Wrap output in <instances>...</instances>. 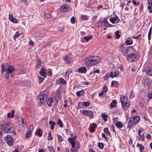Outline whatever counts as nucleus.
I'll return each mask as SVG.
<instances>
[{
  "instance_id": "obj_58",
  "label": "nucleus",
  "mask_w": 152,
  "mask_h": 152,
  "mask_svg": "<svg viewBox=\"0 0 152 152\" xmlns=\"http://www.w3.org/2000/svg\"><path fill=\"white\" fill-rule=\"evenodd\" d=\"M148 97L150 99H152V91L148 94Z\"/></svg>"
},
{
  "instance_id": "obj_42",
  "label": "nucleus",
  "mask_w": 152,
  "mask_h": 152,
  "mask_svg": "<svg viewBox=\"0 0 152 152\" xmlns=\"http://www.w3.org/2000/svg\"><path fill=\"white\" fill-rule=\"evenodd\" d=\"M57 124L59 125L60 127H61L63 125L62 124V122L60 119H59L57 122Z\"/></svg>"
},
{
  "instance_id": "obj_7",
  "label": "nucleus",
  "mask_w": 152,
  "mask_h": 152,
  "mask_svg": "<svg viewBox=\"0 0 152 152\" xmlns=\"http://www.w3.org/2000/svg\"><path fill=\"white\" fill-rule=\"evenodd\" d=\"M68 140L69 142L72 145V148L71 149L70 152H75V150H74L73 149V148L74 147L75 144V140L71 138H68Z\"/></svg>"
},
{
  "instance_id": "obj_51",
  "label": "nucleus",
  "mask_w": 152,
  "mask_h": 152,
  "mask_svg": "<svg viewBox=\"0 0 152 152\" xmlns=\"http://www.w3.org/2000/svg\"><path fill=\"white\" fill-rule=\"evenodd\" d=\"M99 148L100 149H102L103 147V144L102 143H99L98 145Z\"/></svg>"
},
{
  "instance_id": "obj_38",
  "label": "nucleus",
  "mask_w": 152,
  "mask_h": 152,
  "mask_svg": "<svg viewBox=\"0 0 152 152\" xmlns=\"http://www.w3.org/2000/svg\"><path fill=\"white\" fill-rule=\"evenodd\" d=\"M57 136L58 138V139L59 142H61L63 140V138L59 134H57Z\"/></svg>"
},
{
  "instance_id": "obj_8",
  "label": "nucleus",
  "mask_w": 152,
  "mask_h": 152,
  "mask_svg": "<svg viewBox=\"0 0 152 152\" xmlns=\"http://www.w3.org/2000/svg\"><path fill=\"white\" fill-rule=\"evenodd\" d=\"M60 9L61 11L65 12L69 11L70 9V8L69 7H67L66 5H64L61 6Z\"/></svg>"
},
{
  "instance_id": "obj_22",
  "label": "nucleus",
  "mask_w": 152,
  "mask_h": 152,
  "mask_svg": "<svg viewBox=\"0 0 152 152\" xmlns=\"http://www.w3.org/2000/svg\"><path fill=\"white\" fill-rule=\"evenodd\" d=\"M15 112V111L14 110H12L11 111V113H8L7 115V116L8 118H10L12 117L13 118L14 117V113Z\"/></svg>"
},
{
  "instance_id": "obj_50",
  "label": "nucleus",
  "mask_w": 152,
  "mask_h": 152,
  "mask_svg": "<svg viewBox=\"0 0 152 152\" xmlns=\"http://www.w3.org/2000/svg\"><path fill=\"white\" fill-rule=\"evenodd\" d=\"M119 32L117 31L115 32V34L116 36V37L117 39H118L120 37V35L118 34Z\"/></svg>"
},
{
  "instance_id": "obj_20",
  "label": "nucleus",
  "mask_w": 152,
  "mask_h": 152,
  "mask_svg": "<svg viewBox=\"0 0 152 152\" xmlns=\"http://www.w3.org/2000/svg\"><path fill=\"white\" fill-rule=\"evenodd\" d=\"M35 134L37 135H38L39 137H41L42 135V130L40 129H37L35 133Z\"/></svg>"
},
{
  "instance_id": "obj_61",
  "label": "nucleus",
  "mask_w": 152,
  "mask_h": 152,
  "mask_svg": "<svg viewBox=\"0 0 152 152\" xmlns=\"http://www.w3.org/2000/svg\"><path fill=\"white\" fill-rule=\"evenodd\" d=\"M152 29L151 28H150V30H149V32H148V35H151V31H152Z\"/></svg>"
},
{
  "instance_id": "obj_33",
  "label": "nucleus",
  "mask_w": 152,
  "mask_h": 152,
  "mask_svg": "<svg viewBox=\"0 0 152 152\" xmlns=\"http://www.w3.org/2000/svg\"><path fill=\"white\" fill-rule=\"evenodd\" d=\"M103 21L105 23V25L107 27H110L112 26V25H110L108 22L106 18H105L104 19Z\"/></svg>"
},
{
  "instance_id": "obj_41",
  "label": "nucleus",
  "mask_w": 152,
  "mask_h": 152,
  "mask_svg": "<svg viewBox=\"0 0 152 152\" xmlns=\"http://www.w3.org/2000/svg\"><path fill=\"white\" fill-rule=\"evenodd\" d=\"M81 18L83 20H87L88 19V17L87 16L82 15L81 16Z\"/></svg>"
},
{
  "instance_id": "obj_11",
  "label": "nucleus",
  "mask_w": 152,
  "mask_h": 152,
  "mask_svg": "<svg viewBox=\"0 0 152 152\" xmlns=\"http://www.w3.org/2000/svg\"><path fill=\"white\" fill-rule=\"evenodd\" d=\"M78 72L81 73H85L87 72V69L86 67H81L78 69Z\"/></svg>"
},
{
  "instance_id": "obj_55",
  "label": "nucleus",
  "mask_w": 152,
  "mask_h": 152,
  "mask_svg": "<svg viewBox=\"0 0 152 152\" xmlns=\"http://www.w3.org/2000/svg\"><path fill=\"white\" fill-rule=\"evenodd\" d=\"M103 90L102 91H104V92L105 93L107 91V88L106 86H104L103 88Z\"/></svg>"
},
{
  "instance_id": "obj_52",
  "label": "nucleus",
  "mask_w": 152,
  "mask_h": 152,
  "mask_svg": "<svg viewBox=\"0 0 152 152\" xmlns=\"http://www.w3.org/2000/svg\"><path fill=\"white\" fill-rule=\"evenodd\" d=\"M19 119H20V120H19L20 121V122L22 123V124H24V119H23V118L21 117H19Z\"/></svg>"
},
{
  "instance_id": "obj_16",
  "label": "nucleus",
  "mask_w": 152,
  "mask_h": 152,
  "mask_svg": "<svg viewBox=\"0 0 152 152\" xmlns=\"http://www.w3.org/2000/svg\"><path fill=\"white\" fill-rule=\"evenodd\" d=\"M133 119H131L129 121L128 125V127L129 128H131L135 124V122H133Z\"/></svg>"
},
{
  "instance_id": "obj_44",
  "label": "nucleus",
  "mask_w": 152,
  "mask_h": 152,
  "mask_svg": "<svg viewBox=\"0 0 152 152\" xmlns=\"http://www.w3.org/2000/svg\"><path fill=\"white\" fill-rule=\"evenodd\" d=\"M75 18L74 17H72L70 20V21L72 23L74 24L75 23Z\"/></svg>"
},
{
  "instance_id": "obj_64",
  "label": "nucleus",
  "mask_w": 152,
  "mask_h": 152,
  "mask_svg": "<svg viewBox=\"0 0 152 152\" xmlns=\"http://www.w3.org/2000/svg\"><path fill=\"white\" fill-rule=\"evenodd\" d=\"M71 62V61L69 59L68 60L66 61V63L67 64H70Z\"/></svg>"
},
{
  "instance_id": "obj_31",
  "label": "nucleus",
  "mask_w": 152,
  "mask_h": 152,
  "mask_svg": "<svg viewBox=\"0 0 152 152\" xmlns=\"http://www.w3.org/2000/svg\"><path fill=\"white\" fill-rule=\"evenodd\" d=\"M31 130H29L28 131L26 134L25 137L26 138H28L30 137L31 136Z\"/></svg>"
},
{
  "instance_id": "obj_46",
  "label": "nucleus",
  "mask_w": 152,
  "mask_h": 152,
  "mask_svg": "<svg viewBox=\"0 0 152 152\" xmlns=\"http://www.w3.org/2000/svg\"><path fill=\"white\" fill-rule=\"evenodd\" d=\"M83 104L84 106L85 107H86L89 105V103L87 102H83Z\"/></svg>"
},
{
  "instance_id": "obj_1",
  "label": "nucleus",
  "mask_w": 152,
  "mask_h": 152,
  "mask_svg": "<svg viewBox=\"0 0 152 152\" xmlns=\"http://www.w3.org/2000/svg\"><path fill=\"white\" fill-rule=\"evenodd\" d=\"M101 59L97 56H92L86 59L84 61L86 66H94L99 63Z\"/></svg>"
},
{
  "instance_id": "obj_40",
  "label": "nucleus",
  "mask_w": 152,
  "mask_h": 152,
  "mask_svg": "<svg viewBox=\"0 0 152 152\" xmlns=\"http://www.w3.org/2000/svg\"><path fill=\"white\" fill-rule=\"evenodd\" d=\"M47 138L49 140H51L53 139V137L51 136V133L50 131L48 133V137Z\"/></svg>"
},
{
  "instance_id": "obj_19",
  "label": "nucleus",
  "mask_w": 152,
  "mask_h": 152,
  "mask_svg": "<svg viewBox=\"0 0 152 152\" xmlns=\"http://www.w3.org/2000/svg\"><path fill=\"white\" fill-rule=\"evenodd\" d=\"M85 94V91L84 89H82L81 91L77 92V96L80 97L81 96Z\"/></svg>"
},
{
  "instance_id": "obj_62",
  "label": "nucleus",
  "mask_w": 152,
  "mask_h": 152,
  "mask_svg": "<svg viewBox=\"0 0 152 152\" xmlns=\"http://www.w3.org/2000/svg\"><path fill=\"white\" fill-rule=\"evenodd\" d=\"M99 70H97L95 71H94L93 73L95 74V73H99Z\"/></svg>"
},
{
  "instance_id": "obj_27",
  "label": "nucleus",
  "mask_w": 152,
  "mask_h": 152,
  "mask_svg": "<svg viewBox=\"0 0 152 152\" xmlns=\"http://www.w3.org/2000/svg\"><path fill=\"white\" fill-rule=\"evenodd\" d=\"M131 119H133V122H135V124L138 123L139 121H140V117L138 116L134 117Z\"/></svg>"
},
{
  "instance_id": "obj_17",
  "label": "nucleus",
  "mask_w": 152,
  "mask_h": 152,
  "mask_svg": "<svg viewBox=\"0 0 152 152\" xmlns=\"http://www.w3.org/2000/svg\"><path fill=\"white\" fill-rule=\"evenodd\" d=\"M120 100L121 104L129 102L127 98H126L125 96H121V97Z\"/></svg>"
},
{
  "instance_id": "obj_21",
  "label": "nucleus",
  "mask_w": 152,
  "mask_h": 152,
  "mask_svg": "<svg viewBox=\"0 0 152 152\" xmlns=\"http://www.w3.org/2000/svg\"><path fill=\"white\" fill-rule=\"evenodd\" d=\"M37 64L36 67L39 68L42 65L43 62L41 61L38 60L37 61Z\"/></svg>"
},
{
  "instance_id": "obj_35",
  "label": "nucleus",
  "mask_w": 152,
  "mask_h": 152,
  "mask_svg": "<svg viewBox=\"0 0 152 152\" xmlns=\"http://www.w3.org/2000/svg\"><path fill=\"white\" fill-rule=\"evenodd\" d=\"M137 147L139 148L140 152H142V150L144 149V147L140 144H138L137 145Z\"/></svg>"
},
{
  "instance_id": "obj_12",
  "label": "nucleus",
  "mask_w": 152,
  "mask_h": 152,
  "mask_svg": "<svg viewBox=\"0 0 152 152\" xmlns=\"http://www.w3.org/2000/svg\"><path fill=\"white\" fill-rule=\"evenodd\" d=\"M7 71L9 73L11 74L15 70V68L11 65H9L8 68H7Z\"/></svg>"
},
{
  "instance_id": "obj_57",
  "label": "nucleus",
  "mask_w": 152,
  "mask_h": 152,
  "mask_svg": "<svg viewBox=\"0 0 152 152\" xmlns=\"http://www.w3.org/2000/svg\"><path fill=\"white\" fill-rule=\"evenodd\" d=\"M139 140L141 141H144V136H141L140 138L139 139Z\"/></svg>"
},
{
  "instance_id": "obj_54",
  "label": "nucleus",
  "mask_w": 152,
  "mask_h": 152,
  "mask_svg": "<svg viewBox=\"0 0 152 152\" xmlns=\"http://www.w3.org/2000/svg\"><path fill=\"white\" fill-rule=\"evenodd\" d=\"M133 97V91L132 90L130 92V97L131 98V99H132Z\"/></svg>"
},
{
  "instance_id": "obj_48",
  "label": "nucleus",
  "mask_w": 152,
  "mask_h": 152,
  "mask_svg": "<svg viewBox=\"0 0 152 152\" xmlns=\"http://www.w3.org/2000/svg\"><path fill=\"white\" fill-rule=\"evenodd\" d=\"M19 36V34L18 32H17L15 34V35L13 37L15 39L16 38Z\"/></svg>"
},
{
  "instance_id": "obj_2",
  "label": "nucleus",
  "mask_w": 152,
  "mask_h": 152,
  "mask_svg": "<svg viewBox=\"0 0 152 152\" xmlns=\"http://www.w3.org/2000/svg\"><path fill=\"white\" fill-rule=\"evenodd\" d=\"M2 128V129L6 133H9L15 129V126L12 124H10L9 123H6L1 126Z\"/></svg>"
},
{
  "instance_id": "obj_37",
  "label": "nucleus",
  "mask_w": 152,
  "mask_h": 152,
  "mask_svg": "<svg viewBox=\"0 0 152 152\" xmlns=\"http://www.w3.org/2000/svg\"><path fill=\"white\" fill-rule=\"evenodd\" d=\"M117 18L115 17H114L112 18H111L110 19V21L113 23L114 24L115 23V21L116 20Z\"/></svg>"
},
{
  "instance_id": "obj_3",
  "label": "nucleus",
  "mask_w": 152,
  "mask_h": 152,
  "mask_svg": "<svg viewBox=\"0 0 152 152\" xmlns=\"http://www.w3.org/2000/svg\"><path fill=\"white\" fill-rule=\"evenodd\" d=\"M47 99V97L45 94L39 95L37 98V101L39 103V104L40 105L44 104Z\"/></svg>"
},
{
  "instance_id": "obj_32",
  "label": "nucleus",
  "mask_w": 152,
  "mask_h": 152,
  "mask_svg": "<svg viewBox=\"0 0 152 152\" xmlns=\"http://www.w3.org/2000/svg\"><path fill=\"white\" fill-rule=\"evenodd\" d=\"M96 126V125L95 124H92V126L90 128V131L91 132H93L94 131L95 128Z\"/></svg>"
},
{
  "instance_id": "obj_5",
  "label": "nucleus",
  "mask_w": 152,
  "mask_h": 152,
  "mask_svg": "<svg viewBox=\"0 0 152 152\" xmlns=\"http://www.w3.org/2000/svg\"><path fill=\"white\" fill-rule=\"evenodd\" d=\"M5 140L8 145L10 146H12L14 143L13 138L11 136L7 135L5 137Z\"/></svg>"
},
{
  "instance_id": "obj_28",
  "label": "nucleus",
  "mask_w": 152,
  "mask_h": 152,
  "mask_svg": "<svg viewBox=\"0 0 152 152\" xmlns=\"http://www.w3.org/2000/svg\"><path fill=\"white\" fill-rule=\"evenodd\" d=\"M53 102V99L52 97H50L47 101V104L48 106H50L52 105Z\"/></svg>"
},
{
  "instance_id": "obj_6",
  "label": "nucleus",
  "mask_w": 152,
  "mask_h": 152,
  "mask_svg": "<svg viewBox=\"0 0 152 152\" xmlns=\"http://www.w3.org/2000/svg\"><path fill=\"white\" fill-rule=\"evenodd\" d=\"M126 53L127 54H132L133 53L135 54H138V53L135 50L133 47H130L127 48L125 50Z\"/></svg>"
},
{
  "instance_id": "obj_59",
  "label": "nucleus",
  "mask_w": 152,
  "mask_h": 152,
  "mask_svg": "<svg viewBox=\"0 0 152 152\" xmlns=\"http://www.w3.org/2000/svg\"><path fill=\"white\" fill-rule=\"evenodd\" d=\"M119 73V72L118 71H116L115 72V74L114 75V76L116 77L118 75V74Z\"/></svg>"
},
{
  "instance_id": "obj_49",
  "label": "nucleus",
  "mask_w": 152,
  "mask_h": 152,
  "mask_svg": "<svg viewBox=\"0 0 152 152\" xmlns=\"http://www.w3.org/2000/svg\"><path fill=\"white\" fill-rule=\"evenodd\" d=\"M126 43L127 45H130L132 44V40H127L126 41Z\"/></svg>"
},
{
  "instance_id": "obj_15",
  "label": "nucleus",
  "mask_w": 152,
  "mask_h": 152,
  "mask_svg": "<svg viewBox=\"0 0 152 152\" xmlns=\"http://www.w3.org/2000/svg\"><path fill=\"white\" fill-rule=\"evenodd\" d=\"M60 94V91L59 89H57L54 95V96H55V98L56 99H57V98L59 99L61 96Z\"/></svg>"
},
{
  "instance_id": "obj_18",
  "label": "nucleus",
  "mask_w": 152,
  "mask_h": 152,
  "mask_svg": "<svg viewBox=\"0 0 152 152\" xmlns=\"http://www.w3.org/2000/svg\"><path fill=\"white\" fill-rule=\"evenodd\" d=\"M9 19L12 22L14 23H17V20L15 18H13V16L10 14L9 15Z\"/></svg>"
},
{
  "instance_id": "obj_29",
  "label": "nucleus",
  "mask_w": 152,
  "mask_h": 152,
  "mask_svg": "<svg viewBox=\"0 0 152 152\" xmlns=\"http://www.w3.org/2000/svg\"><path fill=\"white\" fill-rule=\"evenodd\" d=\"M101 116L102 119H104V121H107V118L108 117V115L105 114H102L101 115Z\"/></svg>"
},
{
  "instance_id": "obj_53",
  "label": "nucleus",
  "mask_w": 152,
  "mask_h": 152,
  "mask_svg": "<svg viewBox=\"0 0 152 152\" xmlns=\"http://www.w3.org/2000/svg\"><path fill=\"white\" fill-rule=\"evenodd\" d=\"M104 132L106 133L107 134H108L109 133L107 129L106 128H105L104 129Z\"/></svg>"
},
{
  "instance_id": "obj_13",
  "label": "nucleus",
  "mask_w": 152,
  "mask_h": 152,
  "mask_svg": "<svg viewBox=\"0 0 152 152\" xmlns=\"http://www.w3.org/2000/svg\"><path fill=\"white\" fill-rule=\"evenodd\" d=\"M148 6V8L149 10V12L150 13L152 12V10H151V6L152 4V1L151 0H147Z\"/></svg>"
},
{
  "instance_id": "obj_63",
  "label": "nucleus",
  "mask_w": 152,
  "mask_h": 152,
  "mask_svg": "<svg viewBox=\"0 0 152 152\" xmlns=\"http://www.w3.org/2000/svg\"><path fill=\"white\" fill-rule=\"evenodd\" d=\"M111 129H112V130L115 132V130L114 129V126H111Z\"/></svg>"
},
{
  "instance_id": "obj_4",
  "label": "nucleus",
  "mask_w": 152,
  "mask_h": 152,
  "mask_svg": "<svg viewBox=\"0 0 152 152\" xmlns=\"http://www.w3.org/2000/svg\"><path fill=\"white\" fill-rule=\"evenodd\" d=\"M138 55L135 54L133 53L132 54H129L127 58L128 62H132L135 61L138 58Z\"/></svg>"
},
{
  "instance_id": "obj_45",
  "label": "nucleus",
  "mask_w": 152,
  "mask_h": 152,
  "mask_svg": "<svg viewBox=\"0 0 152 152\" xmlns=\"http://www.w3.org/2000/svg\"><path fill=\"white\" fill-rule=\"evenodd\" d=\"M71 72L72 71H71L70 69H67V71L65 72L66 75L67 76H68L69 75V73H71Z\"/></svg>"
},
{
  "instance_id": "obj_26",
  "label": "nucleus",
  "mask_w": 152,
  "mask_h": 152,
  "mask_svg": "<svg viewBox=\"0 0 152 152\" xmlns=\"http://www.w3.org/2000/svg\"><path fill=\"white\" fill-rule=\"evenodd\" d=\"M1 67L2 69L1 70V74H3V72L4 71H7V68H5L6 67V64H2L1 65Z\"/></svg>"
},
{
  "instance_id": "obj_36",
  "label": "nucleus",
  "mask_w": 152,
  "mask_h": 152,
  "mask_svg": "<svg viewBox=\"0 0 152 152\" xmlns=\"http://www.w3.org/2000/svg\"><path fill=\"white\" fill-rule=\"evenodd\" d=\"M116 126L118 128H121L122 126V125L121 122L119 121L116 124Z\"/></svg>"
},
{
  "instance_id": "obj_10",
  "label": "nucleus",
  "mask_w": 152,
  "mask_h": 152,
  "mask_svg": "<svg viewBox=\"0 0 152 152\" xmlns=\"http://www.w3.org/2000/svg\"><path fill=\"white\" fill-rule=\"evenodd\" d=\"M39 73L42 76L44 77H45L46 76L47 72L45 67H42L41 70L40 71Z\"/></svg>"
},
{
  "instance_id": "obj_60",
  "label": "nucleus",
  "mask_w": 152,
  "mask_h": 152,
  "mask_svg": "<svg viewBox=\"0 0 152 152\" xmlns=\"http://www.w3.org/2000/svg\"><path fill=\"white\" fill-rule=\"evenodd\" d=\"M83 103L82 104L81 103H79L78 105V107L79 108H80L82 107L83 106Z\"/></svg>"
},
{
  "instance_id": "obj_24",
  "label": "nucleus",
  "mask_w": 152,
  "mask_h": 152,
  "mask_svg": "<svg viewBox=\"0 0 152 152\" xmlns=\"http://www.w3.org/2000/svg\"><path fill=\"white\" fill-rule=\"evenodd\" d=\"M119 84L118 82L116 81H113L112 82L111 86V87L113 86L117 87L118 86Z\"/></svg>"
},
{
  "instance_id": "obj_23",
  "label": "nucleus",
  "mask_w": 152,
  "mask_h": 152,
  "mask_svg": "<svg viewBox=\"0 0 152 152\" xmlns=\"http://www.w3.org/2000/svg\"><path fill=\"white\" fill-rule=\"evenodd\" d=\"M146 73L149 75L152 76V68H148L146 71Z\"/></svg>"
},
{
  "instance_id": "obj_9",
  "label": "nucleus",
  "mask_w": 152,
  "mask_h": 152,
  "mask_svg": "<svg viewBox=\"0 0 152 152\" xmlns=\"http://www.w3.org/2000/svg\"><path fill=\"white\" fill-rule=\"evenodd\" d=\"M82 113L84 115L88 116L90 117H91L93 115V113L91 111L86 110H83L82 112Z\"/></svg>"
},
{
  "instance_id": "obj_43",
  "label": "nucleus",
  "mask_w": 152,
  "mask_h": 152,
  "mask_svg": "<svg viewBox=\"0 0 152 152\" xmlns=\"http://www.w3.org/2000/svg\"><path fill=\"white\" fill-rule=\"evenodd\" d=\"M38 78H39V83H42L43 81V80L44 78L45 77H40L39 76H38Z\"/></svg>"
},
{
  "instance_id": "obj_14",
  "label": "nucleus",
  "mask_w": 152,
  "mask_h": 152,
  "mask_svg": "<svg viewBox=\"0 0 152 152\" xmlns=\"http://www.w3.org/2000/svg\"><path fill=\"white\" fill-rule=\"evenodd\" d=\"M121 105L123 108L124 110H126L129 107L130 104L129 102L122 103Z\"/></svg>"
},
{
  "instance_id": "obj_39",
  "label": "nucleus",
  "mask_w": 152,
  "mask_h": 152,
  "mask_svg": "<svg viewBox=\"0 0 152 152\" xmlns=\"http://www.w3.org/2000/svg\"><path fill=\"white\" fill-rule=\"evenodd\" d=\"M145 84H146V85L148 86H149V85L151 83V81L148 79H146L145 81Z\"/></svg>"
},
{
  "instance_id": "obj_34",
  "label": "nucleus",
  "mask_w": 152,
  "mask_h": 152,
  "mask_svg": "<svg viewBox=\"0 0 152 152\" xmlns=\"http://www.w3.org/2000/svg\"><path fill=\"white\" fill-rule=\"evenodd\" d=\"M92 35H89L87 36H86L84 37V39L85 40H86L87 42H88L90 39L92 38Z\"/></svg>"
},
{
  "instance_id": "obj_30",
  "label": "nucleus",
  "mask_w": 152,
  "mask_h": 152,
  "mask_svg": "<svg viewBox=\"0 0 152 152\" xmlns=\"http://www.w3.org/2000/svg\"><path fill=\"white\" fill-rule=\"evenodd\" d=\"M58 83L59 84H65L66 83V81L65 80H64L63 79L61 78L58 80Z\"/></svg>"
},
{
  "instance_id": "obj_25",
  "label": "nucleus",
  "mask_w": 152,
  "mask_h": 152,
  "mask_svg": "<svg viewBox=\"0 0 152 152\" xmlns=\"http://www.w3.org/2000/svg\"><path fill=\"white\" fill-rule=\"evenodd\" d=\"M117 102L115 100H113L112 101V102L110 103V107L111 108H113L115 107L116 104Z\"/></svg>"
},
{
  "instance_id": "obj_47",
  "label": "nucleus",
  "mask_w": 152,
  "mask_h": 152,
  "mask_svg": "<svg viewBox=\"0 0 152 152\" xmlns=\"http://www.w3.org/2000/svg\"><path fill=\"white\" fill-rule=\"evenodd\" d=\"M49 123L52 126H54L56 124V123L55 122H53L51 121H49Z\"/></svg>"
},
{
  "instance_id": "obj_56",
  "label": "nucleus",
  "mask_w": 152,
  "mask_h": 152,
  "mask_svg": "<svg viewBox=\"0 0 152 152\" xmlns=\"http://www.w3.org/2000/svg\"><path fill=\"white\" fill-rule=\"evenodd\" d=\"M9 74H11V73H9V72L7 71L6 74V75H5V77L6 78L8 79L9 78Z\"/></svg>"
}]
</instances>
